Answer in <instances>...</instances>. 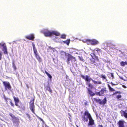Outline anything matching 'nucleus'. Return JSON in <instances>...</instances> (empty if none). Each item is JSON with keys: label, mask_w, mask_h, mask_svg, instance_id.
Returning <instances> with one entry per match:
<instances>
[{"label": "nucleus", "mask_w": 127, "mask_h": 127, "mask_svg": "<svg viewBox=\"0 0 127 127\" xmlns=\"http://www.w3.org/2000/svg\"><path fill=\"white\" fill-rule=\"evenodd\" d=\"M81 77L83 79L85 80L86 81L88 82H90L91 80L92 82L95 84H100L101 82L100 81H96L90 77V76L88 75H86L85 77L82 74H81Z\"/></svg>", "instance_id": "1"}, {"label": "nucleus", "mask_w": 127, "mask_h": 127, "mask_svg": "<svg viewBox=\"0 0 127 127\" xmlns=\"http://www.w3.org/2000/svg\"><path fill=\"white\" fill-rule=\"evenodd\" d=\"M93 99L96 102L101 105H104L106 104L107 101V98L106 97H105L102 100L101 99H97L95 98H94Z\"/></svg>", "instance_id": "2"}, {"label": "nucleus", "mask_w": 127, "mask_h": 127, "mask_svg": "<svg viewBox=\"0 0 127 127\" xmlns=\"http://www.w3.org/2000/svg\"><path fill=\"white\" fill-rule=\"evenodd\" d=\"M84 115H83L81 116V118L82 120L84 122H87L88 121V119L89 118L88 115H90L91 116V115L87 111H85L84 113Z\"/></svg>", "instance_id": "3"}, {"label": "nucleus", "mask_w": 127, "mask_h": 127, "mask_svg": "<svg viewBox=\"0 0 127 127\" xmlns=\"http://www.w3.org/2000/svg\"><path fill=\"white\" fill-rule=\"evenodd\" d=\"M34 99H33L31 100L30 103V108L32 112L34 114H35V106L34 104Z\"/></svg>", "instance_id": "4"}, {"label": "nucleus", "mask_w": 127, "mask_h": 127, "mask_svg": "<svg viewBox=\"0 0 127 127\" xmlns=\"http://www.w3.org/2000/svg\"><path fill=\"white\" fill-rule=\"evenodd\" d=\"M108 91L106 90V88L104 87L103 88L101 89V90L99 92H96V94L97 95L101 96L103 95L104 93H107Z\"/></svg>", "instance_id": "5"}, {"label": "nucleus", "mask_w": 127, "mask_h": 127, "mask_svg": "<svg viewBox=\"0 0 127 127\" xmlns=\"http://www.w3.org/2000/svg\"><path fill=\"white\" fill-rule=\"evenodd\" d=\"M0 47H2L3 49L2 51H3L4 54H8V52L7 51V48L6 47V44L3 42H1L0 43Z\"/></svg>", "instance_id": "6"}, {"label": "nucleus", "mask_w": 127, "mask_h": 127, "mask_svg": "<svg viewBox=\"0 0 127 127\" xmlns=\"http://www.w3.org/2000/svg\"><path fill=\"white\" fill-rule=\"evenodd\" d=\"M67 60L68 64L70 63L69 62L70 61H71L72 63L75 62L76 61V58L75 57L72 56L71 55L69 54H68Z\"/></svg>", "instance_id": "7"}, {"label": "nucleus", "mask_w": 127, "mask_h": 127, "mask_svg": "<svg viewBox=\"0 0 127 127\" xmlns=\"http://www.w3.org/2000/svg\"><path fill=\"white\" fill-rule=\"evenodd\" d=\"M87 42L90 43V44L92 45H95L99 43V42L96 40L95 39L92 40L87 39L86 40Z\"/></svg>", "instance_id": "8"}, {"label": "nucleus", "mask_w": 127, "mask_h": 127, "mask_svg": "<svg viewBox=\"0 0 127 127\" xmlns=\"http://www.w3.org/2000/svg\"><path fill=\"white\" fill-rule=\"evenodd\" d=\"M3 84L5 89H7L10 90H11V87L9 82L3 81Z\"/></svg>", "instance_id": "9"}, {"label": "nucleus", "mask_w": 127, "mask_h": 127, "mask_svg": "<svg viewBox=\"0 0 127 127\" xmlns=\"http://www.w3.org/2000/svg\"><path fill=\"white\" fill-rule=\"evenodd\" d=\"M89 118V121L88 124V126H92L95 124L94 121L93 120L91 116H90V115H88Z\"/></svg>", "instance_id": "10"}, {"label": "nucleus", "mask_w": 127, "mask_h": 127, "mask_svg": "<svg viewBox=\"0 0 127 127\" xmlns=\"http://www.w3.org/2000/svg\"><path fill=\"white\" fill-rule=\"evenodd\" d=\"M25 37L26 38L32 41L34 40L35 38L34 34H31Z\"/></svg>", "instance_id": "11"}, {"label": "nucleus", "mask_w": 127, "mask_h": 127, "mask_svg": "<svg viewBox=\"0 0 127 127\" xmlns=\"http://www.w3.org/2000/svg\"><path fill=\"white\" fill-rule=\"evenodd\" d=\"M121 115L122 116H124L127 119V110H125L124 111L121 110L120 111Z\"/></svg>", "instance_id": "12"}, {"label": "nucleus", "mask_w": 127, "mask_h": 127, "mask_svg": "<svg viewBox=\"0 0 127 127\" xmlns=\"http://www.w3.org/2000/svg\"><path fill=\"white\" fill-rule=\"evenodd\" d=\"M125 121H123L119 120L117 123L118 127H125L124 123Z\"/></svg>", "instance_id": "13"}, {"label": "nucleus", "mask_w": 127, "mask_h": 127, "mask_svg": "<svg viewBox=\"0 0 127 127\" xmlns=\"http://www.w3.org/2000/svg\"><path fill=\"white\" fill-rule=\"evenodd\" d=\"M44 35L46 36H52V32L47 31L44 32Z\"/></svg>", "instance_id": "14"}, {"label": "nucleus", "mask_w": 127, "mask_h": 127, "mask_svg": "<svg viewBox=\"0 0 127 127\" xmlns=\"http://www.w3.org/2000/svg\"><path fill=\"white\" fill-rule=\"evenodd\" d=\"M14 100L15 101V105L17 106H18V103L19 102V100L18 97H16L13 96Z\"/></svg>", "instance_id": "15"}, {"label": "nucleus", "mask_w": 127, "mask_h": 127, "mask_svg": "<svg viewBox=\"0 0 127 127\" xmlns=\"http://www.w3.org/2000/svg\"><path fill=\"white\" fill-rule=\"evenodd\" d=\"M90 60L91 63L92 64H94L95 65L97 66L99 64L95 63V59L94 58H92V59H90Z\"/></svg>", "instance_id": "16"}, {"label": "nucleus", "mask_w": 127, "mask_h": 127, "mask_svg": "<svg viewBox=\"0 0 127 127\" xmlns=\"http://www.w3.org/2000/svg\"><path fill=\"white\" fill-rule=\"evenodd\" d=\"M90 55L92 57V58H95L96 59L97 61L99 62V59L98 58V57L95 55V54L93 53H91Z\"/></svg>", "instance_id": "17"}, {"label": "nucleus", "mask_w": 127, "mask_h": 127, "mask_svg": "<svg viewBox=\"0 0 127 127\" xmlns=\"http://www.w3.org/2000/svg\"><path fill=\"white\" fill-rule=\"evenodd\" d=\"M86 85H87L89 88L88 89L90 90L94 88L93 85L92 84L90 83V82H88V83H86Z\"/></svg>", "instance_id": "18"}, {"label": "nucleus", "mask_w": 127, "mask_h": 127, "mask_svg": "<svg viewBox=\"0 0 127 127\" xmlns=\"http://www.w3.org/2000/svg\"><path fill=\"white\" fill-rule=\"evenodd\" d=\"M44 89L45 91H48L50 93H52V91L49 86H45L44 87Z\"/></svg>", "instance_id": "19"}, {"label": "nucleus", "mask_w": 127, "mask_h": 127, "mask_svg": "<svg viewBox=\"0 0 127 127\" xmlns=\"http://www.w3.org/2000/svg\"><path fill=\"white\" fill-rule=\"evenodd\" d=\"M36 59L38 60L39 63H40L41 61V59L39 55L38 54L35 55Z\"/></svg>", "instance_id": "20"}, {"label": "nucleus", "mask_w": 127, "mask_h": 127, "mask_svg": "<svg viewBox=\"0 0 127 127\" xmlns=\"http://www.w3.org/2000/svg\"><path fill=\"white\" fill-rule=\"evenodd\" d=\"M60 35V33L58 32L55 31H52V35H54L56 36H59Z\"/></svg>", "instance_id": "21"}, {"label": "nucleus", "mask_w": 127, "mask_h": 127, "mask_svg": "<svg viewBox=\"0 0 127 127\" xmlns=\"http://www.w3.org/2000/svg\"><path fill=\"white\" fill-rule=\"evenodd\" d=\"M88 90L89 93L91 96H93L95 95V94L90 89H88Z\"/></svg>", "instance_id": "22"}, {"label": "nucleus", "mask_w": 127, "mask_h": 127, "mask_svg": "<svg viewBox=\"0 0 127 127\" xmlns=\"http://www.w3.org/2000/svg\"><path fill=\"white\" fill-rule=\"evenodd\" d=\"M107 86L108 87L109 90L110 92H112L115 91V90L114 89L112 88L109 84H107Z\"/></svg>", "instance_id": "23"}, {"label": "nucleus", "mask_w": 127, "mask_h": 127, "mask_svg": "<svg viewBox=\"0 0 127 127\" xmlns=\"http://www.w3.org/2000/svg\"><path fill=\"white\" fill-rule=\"evenodd\" d=\"M15 120H14L13 121V122L14 124L15 125L16 124H17V126L19 125V120L18 119H16Z\"/></svg>", "instance_id": "24"}, {"label": "nucleus", "mask_w": 127, "mask_h": 127, "mask_svg": "<svg viewBox=\"0 0 127 127\" xmlns=\"http://www.w3.org/2000/svg\"><path fill=\"white\" fill-rule=\"evenodd\" d=\"M94 51H97L98 54H99L100 53H101L102 52L101 50L97 48H96L94 49Z\"/></svg>", "instance_id": "25"}, {"label": "nucleus", "mask_w": 127, "mask_h": 127, "mask_svg": "<svg viewBox=\"0 0 127 127\" xmlns=\"http://www.w3.org/2000/svg\"><path fill=\"white\" fill-rule=\"evenodd\" d=\"M33 51L35 55L38 54L37 53V50L36 49L35 45L34 44H33Z\"/></svg>", "instance_id": "26"}, {"label": "nucleus", "mask_w": 127, "mask_h": 127, "mask_svg": "<svg viewBox=\"0 0 127 127\" xmlns=\"http://www.w3.org/2000/svg\"><path fill=\"white\" fill-rule=\"evenodd\" d=\"M70 40L69 39H68L65 41H63V42L64 43L66 44L67 45H69L70 42Z\"/></svg>", "instance_id": "27"}, {"label": "nucleus", "mask_w": 127, "mask_h": 127, "mask_svg": "<svg viewBox=\"0 0 127 127\" xmlns=\"http://www.w3.org/2000/svg\"><path fill=\"white\" fill-rule=\"evenodd\" d=\"M12 67L14 69V70L15 71L17 69V68L15 65V62L14 61H13L12 62Z\"/></svg>", "instance_id": "28"}, {"label": "nucleus", "mask_w": 127, "mask_h": 127, "mask_svg": "<svg viewBox=\"0 0 127 127\" xmlns=\"http://www.w3.org/2000/svg\"><path fill=\"white\" fill-rule=\"evenodd\" d=\"M120 64L121 66H124L125 65L127 64V62L122 61L120 62Z\"/></svg>", "instance_id": "29"}, {"label": "nucleus", "mask_w": 127, "mask_h": 127, "mask_svg": "<svg viewBox=\"0 0 127 127\" xmlns=\"http://www.w3.org/2000/svg\"><path fill=\"white\" fill-rule=\"evenodd\" d=\"M45 72L46 74L48 77L50 79H51L52 78V76L51 75L48 73L46 70H45Z\"/></svg>", "instance_id": "30"}, {"label": "nucleus", "mask_w": 127, "mask_h": 127, "mask_svg": "<svg viewBox=\"0 0 127 127\" xmlns=\"http://www.w3.org/2000/svg\"><path fill=\"white\" fill-rule=\"evenodd\" d=\"M9 115L13 118L16 119H17L15 115L12 113H10L9 114Z\"/></svg>", "instance_id": "31"}, {"label": "nucleus", "mask_w": 127, "mask_h": 127, "mask_svg": "<svg viewBox=\"0 0 127 127\" xmlns=\"http://www.w3.org/2000/svg\"><path fill=\"white\" fill-rule=\"evenodd\" d=\"M100 77L103 80L106 79V77L105 75H100Z\"/></svg>", "instance_id": "32"}, {"label": "nucleus", "mask_w": 127, "mask_h": 127, "mask_svg": "<svg viewBox=\"0 0 127 127\" xmlns=\"http://www.w3.org/2000/svg\"><path fill=\"white\" fill-rule=\"evenodd\" d=\"M66 36L65 34H63L61 35L60 37V38L63 39H65L66 38Z\"/></svg>", "instance_id": "33"}, {"label": "nucleus", "mask_w": 127, "mask_h": 127, "mask_svg": "<svg viewBox=\"0 0 127 127\" xmlns=\"http://www.w3.org/2000/svg\"><path fill=\"white\" fill-rule=\"evenodd\" d=\"M121 92L120 91H116L114 93H113L112 95H114L115 94H121Z\"/></svg>", "instance_id": "34"}, {"label": "nucleus", "mask_w": 127, "mask_h": 127, "mask_svg": "<svg viewBox=\"0 0 127 127\" xmlns=\"http://www.w3.org/2000/svg\"><path fill=\"white\" fill-rule=\"evenodd\" d=\"M10 103L11 104V106L14 107V103L12 102V100L11 99L10 100Z\"/></svg>", "instance_id": "35"}, {"label": "nucleus", "mask_w": 127, "mask_h": 127, "mask_svg": "<svg viewBox=\"0 0 127 127\" xmlns=\"http://www.w3.org/2000/svg\"><path fill=\"white\" fill-rule=\"evenodd\" d=\"M4 99L6 101V103H7L8 102L7 100H11V99L10 98H7L5 97H4Z\"/></svg>", "instance_id": "36"}, {"label": "nucleus", "mask_w": 127, "mask_h": 127, "mask_svg": "<svg viewBox=\"0 0 127 127\" xmlns=\"http://www.w3.org/2000/svg\"><path fill=\"white\" fill-rule=\"evenodd\" d=\"M79 59L80 60L83 62H84V59H83V58L82 57H79Z\"/></svg>", "instance_id": "37"}, {"label": "nucleus", "mask_w": 127, "mask_h": 127, "mask_svg": "<svg viewBox=\"0 0 127 127\" xmlns=\"http://www.w3.org/2000/svg\"><path fill=\"white\" fill-rule=\"evenodd\" d=\"M122 97V95H118L116 97L117 99H119L120 98H121Z\"/></svg>", "instance_id": "38"}, {"label": "nucleus", "mask_w": 127, "mask_h": 127, "mask_svg": "<svg viewBox=\"0 0 127 127\" xmlns=\"http://www.w3.org/2000/svg\"><path fill=\"white\" fill-rule=\"evenodd\" d=\"M119 78L125 81H127V79H124L123 77L120 76H119Z\"/></svg>", "instance_id": "39"}, {"label": "nucleus", "mask_w": 127, "mask_h": 127, "mask_svg": "<svg viewBox=\"0 0 127 127\" xmlns=\"http://www.w3.org/2000/svg\"><path fill=\"white\" fill-rule=\"evenodd\" d=\"M26 115H27V117L29 118V119L30 120L31 117H30V115L29 114H28V113H27L26 114Z\"/></svg>", "instance_id": "40"}, {"label": "nucleus", "mask_w": 127, "mask_h": 127, "mask_svg": "<svg viewBox=\"0 0 127 127\" xmlns=\"http://www.w3.org/2000/svg\"><path fill=\"white\" fill-rule=\"evenodd\" d=\"M2 55V53L0 51V60H1Z\"/></svg>", "instance_id": "41"}, {"label": "nucleus", "mask_w": 127, "mask_h": 127, "mask_svg": "<svg viewBox=\"0 0 127 127\" xmlns=\"http://www.w3.org/2000/svg\"><path fill=\"white\" fill-rule=\"evenodd\" d=\"M114 73H110L111 76L112 77V79H113L114 78Z\"/></svg>", "instance_id": "42"}, {"label": "nucleus", "mask_w": 127, "mask_h": 127, "mask_svg": "<svg viewBox=\"0 0 127 127\" xmlns=\"http://www.w3.org/2000/svg\"><path fill=\"white\" fill-rule=\"evenodd\" d=\"M110 84H111L112 86H114V85H116V84H114L112 82H111L110 83Z\"/></svg>", "instance_id": "43"}, {"label": "nucleus", "mask_w": 127, "mask_h": 127, "mask_svg": "<svg viewBox=\"0 0 127 127\" xmlns=\"http://www.w3.org/2000/svg\"><path fill=\"white\" fill-rule=\"evenodd\" d=\"M37 118H38V119L40 120L41 121H42L43 122V120L41 118H40L39 117H38Z\"/></svg>", "instance_id": "44"}, {"label": "nucleus", "mask_w": 127, "mask_h": 127, "mask_svg": "<svg viewBox=\"0 0 127 127\" xmlns=\"http://www.w3.org/2000/svg\"><path fill=\"white\" fill-rule=\"evenodd\" d=\"M88 103V102L87 101H86L84 103V105L85 106H86L87 105V103Z\"/></svg>", "instance_id": "45"}, {"label": "nucleus", "mask_w": 127, "mask_h": 127, "mask_svg": "<svg viewBox=\"0 0 127 127\" xmlns=\"http://www.w3.org/2000/svg\"><path fill=\"white\" fill-rule=\"evenodd\" d=\"M98 127H103V126L102 125H98Z\"/></svg>", "instance_id": "46"}, {"label": "nucleus", "mask_w": 127, "mask_h": 127, "mask_svg": "<svg viewBox=\"0 0 127 127\" xmlns=\"http://www.w3.org/2000/svg\"><path fill=\"white\" fill-rule=\"evenodd\" d=\"M123 87H124V88H126V87L125 86H124V85H123Z\"/></svg>", "instance_id": "47"}, {"label": "nucleus", "mask_w": 127, "mask_h": 127, "mask_svg": "<svg viewBox=\"0 0 127 127\" xmlns=\"http://www.w3.org/2000/svg\"><path fill=\"white\" fill-rule=\"evenodd\" d=\"M45 127H49L47 125H45Z\"/></svg>", "instance_id": "48"}, {"label": "nucleus", "mask_w": 127, "mask_h": 127, "mask_svg": "<svg viewBox=\"0 0 127 127\" xmlns=\"http://www.w3.org/2000/svg\"><path fill=\"white\" fill-rule=\"evenodd\" d=\"M68 115L69 116H70V113H68Z\"/></svg>", "instance_id": "49"}, {"label": "nucleus", "mask_w": 127, "mask_h": 127, "mask_svg": "<svg viewBox=\"0 0 127 127\" xmlns=\"http://www.w3.org/2000/svg\"><path fill=\"white\" fill-rule=\"evenodd\" d=\"M92 127H95V126H92Z\"/></svg>", "instance_id": "50"}, {"label": "nucleus", "mask_w": 127, "mask_h": 127, "mask_svg": "<svg viewBox=\"0 0 127 127\" xmlns=\"http://www.w3.org/2000/svg\"><path fill=\"white\" fill-rule=\"evenodd\" d=\"M18 107L19 108H20V106H18Z\"/></svg>", "instance_id": "51"}]
</instances>
